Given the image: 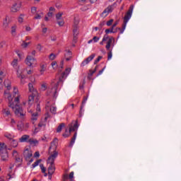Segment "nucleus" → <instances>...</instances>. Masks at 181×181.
Here are the masks:
<instances>
[{
	"mask_svg": "<svg viewBox=\"0 0 181 181\" xmlns=\"http://www.w3.org/2000/svg\"><path fill=\"white\" fill-rule=\"evenodd\" d=\"M95 57V54H92L90 56L87 57L81 62V67H84V66H87V64H88V63H90V62H91V60H93V59H94Z\"/></svg>",
	"mask_w": 181,
	"mask_h": 181,
	"instance_id": "nucleus-12",
	"label": "nucleus"
},
{
	"mask_svg": "<svg viewBox=\"0 0 181 181\" xmlns=\"http://www.w3.org/2000/svg\"><path fill=\"white\" fill-rule=\"evenodd\" d=\"M80 21H78V20L74 18V29H73V40L75 42V43L77 42V36H78V23Z\"/></svg>",
	"mask_w": 181,
	"mask_h": 181,
	"instance_id": "nucleus-7",
	"label": "nucleus"
},
{
	"mask_svg": "<svg viewBox=\"0 0 181 181\" xmlns=\"http://www.w3.org/2000/svg\"><path fill=\"white\" fill-rule=\"evenodd\" d=\"M92 40H93L94 43H97V42H98V40H100V37L95 36V37H93V38Z\"/></svg>",
	"mask_w": 181,
	"mask_h": 181,
	"instance_id": "nucleus-45",
	"label": "nucleus"
},
{
	"mask_svg": "<svg viewBox=\"0 0 181 181\" xmlns=\"http://www.w3.org/2000/svg\"><path fill=\"white\" fill-rule=\"evenodd\" d=\"M4 151H6V145L5 143L0 142V152H4Z\"/></svg>",
	"mask_w": 181,
	"mask_h": 181,
	"instance_id": "nucleus-24",
	"label": "nucleus"
},
{
	"mask_svg": "<svg viewBox=\"0 0 181 181\" xmlns=\"http://www.w3.org/2000/svg\"><path fill=\"white\" fill-rule=\"evenodd\" d=\"M23 155L26 160H29V159H30V158H32L33 156L32 151H30L28 148L24 151Z\"/></svg>",
	"mask_w": 181,
	"mask_h": 181,
	"instance_id": "nucleus-13",
	"label": "nucleus"
},
{
	"mask_svg": "<svg viewBox=\"0 0 181 181\" xmlns=\"http://www.w3.org/2000/svg\"><path fill=\"white\" fill-rule=\"evenodd\" d=\"M41 90L42 91H46V90H47V86L46 85V83H42L41 85Z\"/></svg>",
	"mask_w": 181,
	"mask_h": 181,
	"instance_id": "nucleus-38",
	"label": "nucleus"
},
{
	"mask_svg": "<svg viewBox=\"0 0 181 181\" xmlns=\"http://www.w3.org/2000/svg\"><path fill=\"white\" fill-rule=\"evenodd\" d=\"M112 58V50L110 49V52L107 53V60H111Z\"/></svg>",
	"mask_w": 181,
	"mask_h": 181,
	"instance_id": "nucleus-37",
	"label": "nucleus"
},
{
	"mask_svg": "<svg viewBox=\"0 0 181 181\" xmlns=\"http://www.w3.org/2000/svg\"><path fill=\"white\" fill-rule=\"evenodd\" d=\"M46 69H47V64H40V74H43L45 73V71H46Z\"/></svg>",
	"mask_w": 181,
	"mask_h": 181,
	"instance_id": "nucleus-19",
	"label": "nucleus"
},
{
	"mask_svg": "<svg viewBox=\"0 0 181 181\" xmlns=\"http://www.w3.org/2000/svg\"><path fill=\"white\" fill-rule=\"evenodd\" d=\"M25 63L29 67H32L33 65L37 63V61L32 55H28L25 59Z\"/></svg>",
	"mask_w": 181,
	"mask_h": 181,
	"instance_id": "nucleus-8",
	"label": "nucleus"
},
{
	"mask_svg": "<svg viewBox=\"0 0 181 181\" xmlns=\"http://www.w3.org/2000/svg\"><path fill=\"white\" fill-rule=\"evenodd\" d=\"M21 8H22V3H21V1H17L13 4L11 11L13 13L19 12Z\"/></svg>",
	"mask_w": 181,
	"mask_h": 181,
	"instance_id": "nucleus-9",
	"label": "nucleus"
},
{
	"mask_svg": "<svg viewBox=\"0 0 181 181\" xmlns=\"http://www.w3.org/2000/svg\"><path fill=\"white\" fill-rule=\"evenodd\" d=\"M56 59V54L52 53L49 54V60H54Z\"/></svg>",
	"mask_w": 181,
	"mask_h": 181,
	"instance_id": "nucleus-42",
	"label": "nucleus"
},
{
	"mask_svg": "<svg viewBox=\"0 0 181 181\" xmlns=\"http://www.w3.org/2000/svg\"><path fill=\"white\" fill-rule=\"evenodd\" d=\"M114 11V6H108L107 8H106L103 13H101V16L103 18H105L106 16H108L111 12Z\"/></svg>",
	"mask_w": 181,
	"mask_h": 181,
	"instance_id": "nucleus-11",
	"label": "nucleus"
},
{
	"mask_svg": "<svg viewBox=\"0 0 181 181\" xmlns=\"http://www.w3.org/2000/svg\"><path fill=\"white\" fill-rule=\"evenodd\" d=\"M69 177L70 180H74V172H71Z\"/></svg>",
	"mask_w": 181,
	"mask_h": 181,
	"instance_id": "nucleus-40",
	"label": "nucleus"
},
{
	"mask_svg": "<svg viewBox=\"0 0 181 181\" xmlns=\"http://www.w3.org/2000/svg\"><path fill=\"white\" fill-rule=\"evenodd\" d=\"M55 11H56V8H54V7L49 8V12H54Z\"/></svg>",
	"mask_w": 181,
	"mask_h": 181,
	"instance_id": "nucleus-63",
	"label": "nucleus"
},
{
	"mask_svg": "<svg viewBox=\"0 0 181 181\" xmlns=\"http://www.w3.org/2000/svg\"><path fill=\"white\" fill-rule=\"evenodd\" d=\"M112 22H114V20H113V19H110V21H108L106 23L107 26H111V25H112Z\"/></svg>",
	"mask_w": 181,
	"mask_h": 181,
	"instance_id": "nucleus-46",
	"label": "nucleus"
},
{
	"mask_svg": "<svg viewBox=\"0 0 181 181\" xmlns=\"http://www.w3.org/2000/svg\"><path fill=\"white\" fill-rule=\"evenodd\" d=\"M47 122V117H45L44 119H42L38 124V128L35 127V132H39L40 131V128H46V124Z\"/></svg>",
	"mask_w": 181,
	"mask_h": 181,
	"instance_id": "nucleus-10",
	"label": "nucleus"
},
{
	"mask_svg": "<svg viewBox=\"0 0 181 181\" xmlns=\"http://www.w3.org/2000/svg\"><path fill=\"white\" fill-rule=\"evenodd\" d=\"M13 156H14V158L18 157V151H17L14 150L13 151Z\"/></svg>",
	"mask_w": 181,
	"mask_h": 181,
	"instance_id": "nucleus-56",
	"label": "nucleus"
},
{
	"mask_svg": "<svg viewBox=\"0 0 181 181\" xmlns=\"http://www.w3.org/2000/svg\"><path fill=\"white\" fill-rule=\"evenodd\" d=\"M87 100H88V96H84L82 101V105H81V110H83V108H84V105L86 104V103H87Z\"/></svg>",
	"mask_w": 181,
	"mask_h": 181,
	"instance_id": "nucleus-25",
	"label": "nucleus"
},
{
	"mask_svg": "<svg viewBox=\"0 0 181 181\" xmlns=\"http://www.w3.org/2000/svg\"><path fill=\"white\" fill-rule=\"evenodd\" d=\"M28 88L29 91L32 93L29 96H28V105L30 107L35 101V97H39V93H37V90L33 88V83H29L28 84Z\"/></svg>",
	"mask_w": 181,
	"mask_h": 181,
	"instance_id": "nucleus-6",
	"label": "nucleus"
},
{
	"mask_svg": "<svg viewBox=\"0 0 181 181\" xmlns=\"http://www.w3.org/2000/svg\"><path fill=\"white\" fill-rule=\"evenodd\" d=\"M57 156H59V152L54 151L53 153L51 154L47 160V165H49L48 167L49 176H52L56 170V165H54V161L56 160Z\"/></svg>",
	"mask_w": 181,
	"mask_h": 181,
	"instance_id": "nucleus-4",
	"label": "nucleus"
},
{
	"mask_svg": "<svg viewBox=\"0 0 181 181\" xmlns=\"http://www.w3.org/2000/svg\"><path fill=\"white\" fill-rule=\"evenodd\" d=\"M2 112L3 114H6L7 117L11 115V111L9 110V108H4Z\"/></svg>",
	"mask_w": 181,
	"mask_h": 181,
	"instance_id": "nucleus-27",
	"label": "nucleus"
},
{
	"mask_svg": "<svg viewBox=\"0 0 181 181\" xmlns=\"http://www.w3.org/2000/svg\"><path fill=\"white\" fill-rule=\"evenodd\" d=\"M37 10V8L36 7H32L31 8V13L35 14V13H36Z\"/></svg>",
	"mask_w": 181,
	"mask_h": 181,
	"instance_id": "nucleus-49",
	"label": "nucleus"
},
{
	"mask_svg": "<svg viewBox=\"0 0 181 181\" xmlns=\"http://www.w3.org/2000/svg\"><path fill=\"white\" fill-rule=\"evenodd\" d=\"M23 46L24 47H26L27 46H29V42H24V43L23 44Z\"/></svg>",
	"mask_w": 181,
	"mask_h": 181,
	"instance_id": "nucleus-64",
	"label": "nucleus"
},
{
	"mask_svg": "<svg viewBox=\"0 0 181 181\" xmlns=\"http://www.w3.org/2000/svg\"><path fill=\"white\" fill-rule=\"evenodd\" d=\"M36 110L38 111V112H40V105L39 104L37 105Z\"/></svg>",
	"mask_w": 181,
	"mask_h": 181,
	"instance_id": "nucleus-60",
	"label": "nucleus"
},
{
	"mask_svg": "<svg viewBox=\"0 0 181 181\" xmlns=\"http://www.w3.org/2000/svg\"><path fill=\"white\" fill-rule=\"evenodd\" d=\"M70 134H71V132H70L69 130L68 133H64L62 134V136H64V138H69V136H70Z\"/></svg>",
	"mask_w": 181,
	"mask_h": 181,
	"instance_id": "nucleus-41",
	"label": "nucleus"
},
{
	"mask_svg": "<svg viewBox=\"0 0 181 181\" xmlns=\"http://www.w3.org/2000/svg\"><path fill=\"white\" fill-rule=\"evenodd\" d=\"M4 84L7 88V90L4 91V94L6 95V98L8 100V107L13 110L14 113L17 117H20V118H23L25 115V112H23L22 107L18 105L20 95L19 94H18V93H19V90L16 88H13V94L14 97H16L13 102L12 95H11V93H9V90H11V81H9V79H6L4 81ZM16 94L18 95L17 96Z\"/></svg>",
	"mask_w": 181,
	"mask_h": 181,
	"instance_id": "nucleus-1",
	"label": "nucleus"
},
{
	"mask_svg": "<svg viewBox=\"0 0 181 181\" xmlns=\"http://www.w3.org/2000/svg\"><path fill=\"white\" fill-rule=\"evenodd\" d=\"M105 35H108V33H114V27H112L109 29H106L105 30Z\"/></svg>",
	"mask_w": 181,
	"mask_h": 181,
	"instance_id": "nucleus-30",
	"label": "nucleus"
},
{
	"mask_svg": "<svg viewBox=\"0 0 181 181\" xmlns=\"http://www.w3.org/2000/svg\"><path fill=\"white\" fill-rule=\"evenodd\" d=\"M52 67H54V66H57V62L56 61H54L51 63Z\"/></svg>",
	"mask_w": 181,
	"mask_h": 181,
	"instance_id": "nucleus-58",
	"label": "nucleus"
},
{
	"mask_svg": "<svg viewBox=\"0 0 181 181\" xmlns=\"http://www.w3.org/2000/svg\"><path fill=\"white\" fill-rule=\"evenodd\" d=\"M17 128L18 131H22L23 129V123L21 122L20 124H18Z\"/></svg>",
	"mask_w": 181,
	"mask_h": 181,
	"instance_id": "nucleus-36",
	"label": "nucleus"
},
{
	"mask_svg": "<svg viewBox=\"0 0 181 181\" xmlns=\"http://www.w3.org/2000/svg\"><path fill=\"white\" fill-rule=\"evenodd\" d=\"M16 124V122H15V119H11V127H15V124Z\"/></svg>",
	"mask_w": 181,
	"mask_h": 181,
	"instance_id": "nucleus-52",
	"label": "nucleus"
},
{
	"mask_svg": "<svg viewBox=\"0 0 181 181\" xmlns=\"http://www.w3.org/2000/svg\"><path fill=\"white\" fill-rule=\"evenodd\" d=\"M107 40H108V35H105L103 36L102 41L100 42V45H104V42H107Z\"/></svg>",
	"mask_w": 181,
	"mask_h": 181,
	"instance_id": "nucleus-29",
	"label": "nucleus"
},
{
	"mask_svg": "<svg viewBox=\"0 0 181 181\" xmlns=\"http://www.w3.org/2000/svg\"><path fill=\"white\" fill-rule=\"evenodd\" d=\"M70 71H71V69L66 68L65 71L62 72L59 77V79H54L51 83V86L47 90V95H51L56 100L57 98V90H59V86H63V83L66 78H67V76L70 74Z\"/></svg>",
	"mask_w": 181,
	"mask_h": 181,
	"instance_id": "nucleus-2",
	"label": "nucleus"
},
{
	"mask_svg": "<svg viewBox=\"0 0 181 181\" xmlns=\"http://www.w3.org/2000/svg\"><path fill=\"white\" fill-rule=\"evenodd\" d=\"M49 110L52 114L55 115L57 111V107H56L55 106H51Z\"/></svg>",
	"mask_w": 181,
	"mask_h": 181,
	"instance_id": "nucleus-28",
	"label": "nucleus"
},
{
	"mask_svg": "<svg viewBox=\"0 0 181 181\" xmlns=\"http://www.w3.org/2000/svg\"><path fill=\"white\" fill-rule=\"evenodd\" d=\"M29 139H30V136L24 134L19 139V141L21 143L27 142L28 144Z\"/></svg>",
	"mask_w": 181,
	"mask_h": 181,
	"instance_id": "nucleus-17",
	"label": "nucleus"
},
{
	"mask_svg": "<svg viewBox=\"0 0 181 181\" xmlns=\"http://www.w3.org/2000/svg\"><path fill=\"white\" fill-rule=\"evenodd\" d=\"M66 53L65 54V58L66 62H69L71 59L72 53L70 50H66Z\"/></svg>",
	"mask_w": 181,
	"mask_h": 181,
	"instance_id": "nucleus-18",
	"label": "nucleus"
},
{
	"mask_svg": "<svg viewBox=\"0 0 181 181\" xmlns=\"http://www.w3.org/2000/svg\"><path fill=\"white\" fill-rule=\"evenodd\" d=\"M15 158H16V162H17L18 163H22V158L19 157H15Z\"/></svg>",
	"mask_w": 181,
	"mask_h": 181,
	"instance_id": "nucleus-48",
	"label": "nucleus"
},
{
	"mask_svg": "<svg viewBox=\"0 0 181 181\" xmlns=\"http://www.w3.org/2000/svg\"><path fill=\"white\" fill-rule=\"evenodd\" d=\"M4 136L6 138H7V139H9L10 141H12V139H13V136H12V134H9V133H6L4 134Z\"/></svg>",
	"mask_w": 181,
	"mask_h": 181,
	"instance_id": "nucleus-31",
	"label": "nucleus"
},
{
	"mask_svg": "<svg viewBox=\"0 0 181 181\" xmlns=\"http://www.w3.org/2000/svg\"><path fill=\"white\" fill-rule=\"evenodd\" d=\"M78 2L80 4V5H84V4H86V2H87V0H78Z\"/></svg>",
	"mask_w": 181,
	"mask_h": 181,
	"instance_id": "nucleus-53",
	"label": "nucleus"
},
{
	"mask_svg": "<svg viewBox=\"0 0 181 181\" xmlns=\"http://www.w3.org/2000/svg\"><path fill=\"white\" fill-rule=\"evenodd\" d=\"M28 128H29V123H25V124H23V129H28Z\"/></svg>",
	"mask_w": 181,
	"mask_h": 181,
	"instance_id": "nucleus-55",
	"label": "nucleus"
},
{
	"mask_svg": "<svg viewBox=\"0 0 181 181\" xmlns=\"http://www.w3.org/2000/svg\"><path fill=\"white\" fill-rule=\"evenodd\" d=\"M35 158H39L40 156V153L39 151H36L34 154Z\"/></svg>",
	"mask_w": 181,
	"mask_h": 181,
	"instance_id": "nucleus-57",
	"label": "nucleus"
},
{
	"mask_svg": "<svg viewBox=\"0 0 181 181\" xmlns=\"http://www.w3.org/2000/svg\"><path fill=\"white\" fill-rule=\"evenodd\" d=\"M17 77L20 78L21 84H25V83H26V81H25L26 76L22 74V72L19 73V71H17Z\"/></svg>",
	"mask_w": 181,
	"mask_h": 181,
	"instance_id": "nucleus-15",
	"label": "nucleus"
},
{
	"mask_svg": "<svg viewBox=\"0 0 181 181\" xmlns=\"http://www.w3.org/2000/svg\"><path fill=\"white\" fill-rule=\"evenodd\" d=\"M64 127H66V124L64 123H61L57 129V132H62V129H63Z\"/></svg>",
	"mask_w": 181,
	"mask_h": 181,
	"instance_id": "nucleus-23",
	"label": "nucleus"
},
{
	"mask_svg": "<svg viewBox=\"0 0 181 181\" xmlns=\"http://www.w3.org/2000/svg\"><path fill=\"white\" fill-rule=\"evenodd\" d=\"M69 175H67V174H65V175H64V180H67V179H69Z\"/></svg>",
	"mask_w": 181,
	"mask_h": 181,
	"instance_id": "nucleus-59",
	"label": "nucleus"
},
{
	"mask_svg": "<svg viewBox=\"0 0 181 181\" xmlns=\"http://www.w3.org/2000/svg\"><path fill=\"white\" fill-rule=\"evenodd\" d=\"M40 168L42 173H46V168H45V165L43 164H40Z\"/></svg>",
	"mask_w": 181,
	"mask_h": 181,
	"instance_id": "nucleus-39",
	"label": "nucleus"
},
{
	"mask_svg": "<svg viewBox=\"0 0 181 181\" xmlns=\"http://www.w3.org/2000/svg\"><path fill=\"white\" fill-rule=\"evenodd\" d=\"M132 12H134V5H131L129 8V10L126 13L124 17V21L122 25V28H114L113 33H117L118 30H120V35H122V33H124V31L125 30V28H127V24L128 23L129 19H131L132 16Z\"/></svg>",
	"mask_w": 181,
	"mask_h": 181,
	"instance_id": "nucleus-3",
	"label": "nucleus"
},
{
	"mask_svg": "<svg viewBox=\"0 0 181 181\" xmlns=\"http://www.w3.org/2000/svg\"><path fill=\"white\" fill-rule=\"evenodd\" d=\"M42 162V160H37V161H35L33 165H32V168L33 169H35V168L36 166H37L39 165V163H40Z\"/></svg>",
	"mask_w": 181,
	"mask_h": 181,
	"instance_id": "nucleus-33",
	"label": "nucleus"
},
{
	"mask_svg": "<svg viewBox=\"0 0 181 181\" xmlns=\"http://www.w3.org/2000/svg\"><path fill=\"white\" fill-rule=\"evenodd\" d=\"M11 145L13 148H17L18 145V140L11 139Z\"/></svg>",
	"mask_w": 181,
	"mask_h": 181,
	"instance_id": "nucleus-21",
	"label": "nucleus"
},
{
	"mask_svg": "<svg viewBox=\"0 0 181 181\" xmlns=\"http://www.w3.org/2000/svg\"><path fill=\"white\" fill-rule=\"evenodd\" d=\"M25 30H26V32H30V30H32V28H30L29 26H26Z\"/></svg>",
	"mask_w": 181,
	"mask_h": 181,
	"instance_id": "nucleus-62",
	"label": "nucleus"
},
{
	"mask_svg": "<svg viewBox=\"0 0 181 181\" xmlns=\"http://www.w3.org/2000/svg\"><path fill=\"white\" fill-rule=\"evenodd\" d=\"M1 160L4 162H6L8 159H9V156L8 155V151L4 150L1 153Z\"/></svg>",
	"mask_w": 181,
	"mask_h": 181,
	"instance_id": "nucleus-14",
	"label": "nucleus"
},
{
	"mask_svg": "<svg viewBox=\"0 0 181 181\" xmlns=\"http://www.w3.org/2000/svg\"><path fill=\"white\" fill-rule=\"evenodd\" d=\"M105 25V21H103V22L100 23V24H99L100 30H101L103 29V27Z\"/></svg>",
	"mask_w": 181,
	"mask_h": 181,
	"instance_id": "nucleus-43",
	"label": "nucleus"
},
{
	"mask_svg": "<svg viewBox=\"0 0 181 181\" xmlns=\"http://www.w3.org/2000/svg\"><path fill=\"white\" fill-rule=\"evenodd\" d=\"M62 16H63V13H58L57 14H56L57 21L62 20Z\"/></svg>",
	"mask_w": 181,
	"mask_h": 181,
	"instance_id": "nucleus-34",
	"label": "nucleus"
},
{
	"mask_svg": "<svg viewBox=\"0 0 181 181\" xmlns=\"http://www.w3.org/2000/svg\"><path fill=\"white\" fill-rule=\"evenodd\" d=\"M57 24L59 25V26L64 25V21L63 19L57 20Z\"/></svg>",
	"mask_w": 181,
	"mask_h": 181,
	"instance_id": "nucleus-35",
	"label": "nucleus"
},
{
	"mask_svg": "<svg viewBox=\"0 0 181 181\" xmlns=\"http://www.w3.org/2000/svg\"><path fill=\"white\" fill-rule=\"evenodd\" d=\"M50 39L52 42H56V40H57V37L56 36H51Z\"/></svg>",
	"mask_w": 181,
	"mask_h": 181,
	"instance_id": "nucleus-54",
	"label": "nucleus"
},
{
	"mask_svg": "<svg viewBox=\"0 0 181 181\" xmlns=\"http://www.w3.org/2000/svg\"><path fill=\"white\" fill-rule=\"evenodd\" d=\"M11 66L13 67V69H18V59H15L11 62Z\"/></svg>",
	"mask_w": 181,
	"mask_h": 181,
	"instance_id": "nucleus-26",
	"label": "nucleus"
},
{
	"mask_svg": "<svg viewBox=\"0 0 181 181\" xmlns=\"http://www.w3.org/2000/svg\"><path fill=\"white\" fill-rule=\"evenodd\" d=\"M11 33L12 35H15V33H16V27L13 26L11 28Z\"/></svg>",
	"mask_w": 181,
	"mask_h": 181,
	"instance_id": "nucleus-47",
	"label": "nucleus"
},
{
	"mask_svg": "<svg viewBox=\"0 0 181 181\" xmlns=\"http://www.w3.org/2000/svg\"><path fill=\"white\" fill-rule=\"evenodd\" d=\"M22 16H23V14H21V16L18 18L19 23H22V22H23V18H22Z\"/></svg>",
	"mask_w": 181,
	"mask_h": 181,
	"instance_id": "nucleus-50",
	"label": "nucleus"
},
{
	"mask_svg": "<svg viewBox=\"0 0 181 181\" xmlns=\"http://www.w3.org/2000/svg\"><path fill=\"white\" fill-rule=\"evenodd\" d=\"M104 70H105V66L103 67L100 71H99V72H98L97 76H101V74L103 73Z\"/></svg>",
	"mask_w": 181,
	"mask_h": 181,
	"instance_id": "nucleus-51",
	"label": "nucleus"
},
{
	"mask_svg": "<svg viewBox=\"0 0 181 181\" xmlns=\"http://www.w3.org/2000/svg\"><path fill=\"white\" fill-rule=\"evenodd\" d=\"M47 16H49V18H52V16H53V12L49 11V12L47 13Z\"/></svg>",
	"mask_w": 181,
	"mask_h": 181,
	"instance_id": "nucleus-61",
	"label": "nucleus"
},
{
	"mask_svg": "<svg viewBox=\"0 0 181 181\" xmlns=\"http://www.w3.org/2000/svg\"><path fill=\"white\" fill-rule=\"evenodd\" d=\"M41 18H43V13L41 12L40 13H37L35 16L34 17V19H40Z\"/></svg>",
	"mask_w": 181,
	"mask_h": 181,
	"instance_id": "nucleus-32",
	"label": "nucleus"
},
{
	"mask_svg": "<svg viewBox=\"0 0 181 181\" xmlns=\"http://www.w3.org/2000/svg\"><path fill=\"white\" fill-rule=\"evenodd\" d=\"M101 59H103L102 56L98 57V58L94 61V64H97V63H98V62H100V60H101Z\"/></svg>",
	"mask_w": 181,
	"mask_h": 181,
	"instance_id": "nucleus-44",
	"label": "nucleus"
},
{
	"mask_svg": "<svg viewBox=\"0 0 181 181\" xmlns=\"http://www.w3.org/2000/svg\"><path fill=\"white\" fill-rule=\"evenodd\" d=\"M107 40V42L105 47L107 50H110L111 49V45L112 44V42H115V39H114V37H108V39Z\"/></svg>",
	"mask_w": 181,
	"mask_h": 181,
	"instance_id": "nucleus-16",
	"label": "nucleus"
},
{
	"mask_svg": "<svg viewBox=\"0 0 181 181\" xmlns=\"http://www.w3.org/2000/svg\"><path fill=\"white\" fill-rule=\"evenodd\" d=\"M80 124H78V120H73L69 124V132H75L73 137L71 139L69 144V148H73V145H74V142H76V138H77V131Z\"/></svg>",
	"mask_w": 181,
	"mask_h": 181,
	"instance_id": "nucleus-5",
	"label": "nucleus"
},
{
	"mask_svg": "<svg viewBox=\"0 0 181 181\" xmlns=\"http://www.w3.org/2000/svg\"><path fill=\"white\" fill-rule=\"evenodd\" d=\"M38 114L37 112H35L32 114L31 116V120L33 122V125H35V122H36V121H37V117H38Z\"/></svg>",
	"mask_w": 181,
	"mask_h": 181,
	"instance_id": "nucleus-20",
	"label": "nucleus"
},
{
	"mask_svg": "<svg viewBox=\"0 0 181 181\" xmlns=\"http://www.w3.org/2000/svg\"><path fill=\"white\" fill-rule=\"evenodd\" d=\"M28 144H30V145H36L39 144V141H37V140L34 139H30L28 141Z\"/></svg>",
	"mask_w": 181,
	"mask_h": 181,
	"instance_id": "nucleus-22",
	"label": "nucleus"
}]
</instances>
